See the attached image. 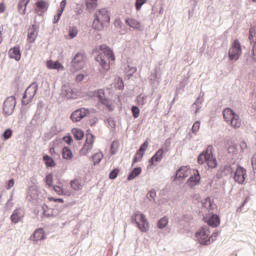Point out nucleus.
Instances as JSON below:
<instances>
[{
  "mask_svg": "<svg viewBox=\"0 0 256 256\" xmlns=\"http://www.w3.org/2000/svg\"><path fill=\"white\" fill-rule=\"evenodd\" d=\"M119 177V168H114L110 173H109V179L112 181H115V179Z\"/></svg>",
  "mask_w": 256,
  "mask_h": 256,
  "instance_id": "obj_49",
  "label": "nucleus"
},
{
  "mask_svg": "<svg viewBox=\"0 0 256 256\" xmlns=\"http://www.w3.org/2000/svg\"><path fill=\"white\" fill-rule=\"evenodd\" d=\"M94 97H97L99 103L101 105H104L108 111H115V108H113V105L111 104V101L109 98L105 97V89H98L93 92Z\"/></svg>",
  "mask_w": 256,
  "mask_h": 256,
  "instance_id": "obj_8",
  "label": "nucleus"
},
{
  "mask_svg": "<svg viewBox=\"0 0 256 256\" xmlns=\"http://www.w3.org/2000/svg\"><path fill=\"white\" fill-rule=\"evenodd\" d=\"M169 225V218L167 216H163L158 220L157 227L158 229H165Z\"/></svg>",
  "mask_w": 256,
  "mask_h": 256,
  "instance_id": "obj_40",
  "label": "nucleus"
},
{
  "mask_svg": "<svg viewBox=\"0 0 256 256\" xmlns=\"http://www.w3.org/2000/svg\"><path fill=\"white\" fill-rule=\"evenodd\" d=\"M30 1L31 0H20L18 2L17 9L20 15H25V13H27V6L29 5Z\"/></svg>",
  "mask_w": 256,
  "mask_h": 256,
  "instance_id": "obj_27",
  "label": "nucleus"
},
{
  "mask_svg": "<svg viewBox=\"0 0 256 256\" xmlns=\"http://www.w3.org/2000/svg\"><path fill=\"white\" fill-rule=\"evenodd\" d=\"M43 161L46 167L52 169V167H57V163H55V160L53 157L49 156L48 154H45L43 156Z\"/></svg>",
  "mask_w": 256,
  "mask_h": 256,
  "instance_id": "obj_33",
  "label": "nucleus"
},
{
  "mask_svg": "<svg viewBox=\"0 0 256 256\" xmlns=\"http://www.w3.org/2000/svg\"><path fill=\"white\" fill-rule=\"evenodd\" d=\"M92 160H93L94 165H99V163H101V161L103 160V153L98 152V153L94 154L92 156Z\"/></svg>",
  "mask_w": 256,
  "mask_h": 256,
  "instance_id": "obj_41",
  "label": "nucleus"
},
{
  "mask_svg": "<svg viewBox=\"0 0 256 256\" xmlns=\"http://www.w3.org/2000/svg\"><path fill=\"white\" fill-rule=\"evenodd\" d=\"M37 91H39V84L37 82L31 83L23 93L22 105H29V102L33 101V98L37 95Z\"/></svg>",
  "mask_w": 256,
  "mask_h": 256,
  "instance_id": "obj_4",
  "label": "nucleus"
},
{
  "mask_svg": "<svg viewBox=\"0 0 256 256\" xmlns=\"http://www.w3.org/2000/svg\"><path fill=\"white\" fill-rule=\"evenodd\" d=\"M49 153H50V155H52V157H59V153H57V152L55 151V147H51V148L49 149Z\"/></svg>",
  "mask_w": 256,
  "mask_h": 256,
  "instance_id": "obj_60",
  "label": "nucleus"
},
{
  "mask_svg": "<svg viewBox=\"0 0 256 256\" xmlns=\"http://www.w3.org/2000/svg\"><path fill=\"white\" fill-rule=\"evenodd\" d=\"M83 79H85V75H83V74H78V75L76 76V81H77L78 83H81V81H83Z\"/></svg>",
  "mask_w": 256,
  "mask_h": 256,
  "instance_id": "obj_63",
  "label": "nucleus"
},
{
  "mask_svg": "<svg viewBox=\"0 0 256 256\" xmlns=\"http://www.w3.org/2000/svg\"><path fill=\"white\" fill-rule=\"evenodd\" d=\"M145 3H147V0H136L135 1L136 11H141V7H143Z\"/></svg>",
  "mask_w": 256,
  "mask_h": 256,
  "instance_id": "obj_53",
  "label": "nucleus"
},
{
  "mask_svg": "<svg viewBox=\"0 0 256 256\" xmlns=\"http://www.w3.org/2000/svg\"><path fill=\"white\" fill-rule=\"evenodd\" d=\"M220 170L224 177H227V175H231V173H233V167H231V165H225L224 167L220 168Z\"/></svg>",
  "mask_w": 256,
  "mask_h": 256,
  "instance_id": "obj_42",
  "label": "nucleus"
},
{
  "mask_svg": "<svg viewBox=\"0 0 256 256\" xmlns=\"http://www.w3.org/2000/svg\"><path fill=\"white\" fill-rule=\"evenodd\" d=\"M48 199L49 201H54V203H65V200H63V198L50 197Z\"/></svg>",
  "mask_w": 256,
  "mask_h": 256,
  "instance_id": "obj_57",
  "label": "nucleus"
},
{
  "mask_svg": "<svg viewBox=\"0 0 256 256\" xmlns=\"http://www.w3.org/2000/svg\"><path fill=\"white\" fill-rule=\"evenodd\" d=\"M13 194H11L9 200L7 201L6 205L7 207H13Z\"/></svg>",
  "mask_w": 256,
  "mask_h": 256,
  "instance_id": "obj_64",
  "label": "nucleus"
},
{
  "mask_svg": "<svg viewBox=\"0 0 256 256\" xmlns=\"http://www.w3.org/2000/svg\"><path fill=\"white\" fill-rule=\"evenodd\" d=\"M94 17H98L101 22L105 23H111V16H109V11L107 9L102 8L98 10L95 14Z\"/></svg>",
  "mask_w": 256,
  "mask_h": 256,
  "instance_id": "obj_18",
  "label": "nucleus"
},
{
  "mask_svg": "<svg viewBox=\"0 0 256 256\" xmlns=\"http://www.w3.org/2000/svg\"><path fill=\"white\" fill-rule=\"evenodd\" d=\"M23 217H25V210L23 208H16L10 216V220L12 223L17 224L20 223Z\"/></svg>",
  "mask_w": 256,
  "mask_h": 256,
  "instance_id": "obj_17",
  "label": "nucleus"
},
{
  "mask_svg": "<svg viewBox=\"0 0 256 256\" xmlns=\"http://www.w3.org/2000/svg\"><path fill=\"white\" fill-rule=\"evenodd\" d=\"M223 117L226 123L231 125L233 129H239V127H241V119L239 118V115L233 111V109L225 108L223 110Z\"/></svg>",
  "mask_w": 256,
  "mask_h": 256,
  "instance_id": "obj_3",
  "label": "nucleus"
},
{
  "mask_svg": "<svg viewBox=\"0 0 256 256\" xmlns=\"http://www.w3.org/2000/svg\"><path fill=\"white\" fill-rule=\"evenodd\" d=\"M203 95H205L204 93L200 94L196 101L192 104V107H196L195 113H199L200 109H201V105H203Z\"/></svg>",
  "mask_w": 256,
  "mask_h": 256,
  "instance_id": "obj_36",
  "label": "nucleus"
},
{
  "mask_svg": "<svg viewBox=\"0 0 256 256\" xmlns=\"http://www.w3.org/2000/svg\"><path fill=\"white\" fill-rule=\"evenodd\" d=\"M197 163L199 165L207 163L209 169H215L217 167V158L215 154H213V145H208L207 148L198 155Z\"/></svg>",
  "mask_w": 256,
  "mask_h": 256,
  "instance_id": "obj_1",
  "label": "nucleus"
},
{
  "mask_svg": "<svg viewBox=\"0 0 256 256\" xmlns=\"http://www.w3.org/2000/svg\"><path fill=\"white\" fill-rule=\"evenodd\" d=\"M125 23L126 25H128V27H131L136 31H143L145 29V26L141 25V22H139L135 18H126Z\"/></svg>",
  "mask_w": 256,
  "mask_h": 256,
  "instance_id": "obj_20",
  "label": "nucleus"
},
{
  "mask_svg": "<svg viewBox=\"0 0 256 256\" xmlns=\"http://www.w3.org/2000/svg\"><path fill=\"white\" fill-rule=\"evenodd\" d=\"M93 143H95V136L91 133H86V140L83 148L81 149L82 155H87L93 149Z\"/></svg>",
  "mask_w": 256,
  "mask_h": 256,
  "instance_id": "obj_12",
  "label": "nucleus"
},
{
  "mask_svg": "<svg viewBox=\"0 0 256 256\" xmlns=\"http://www.w3.org/2000/svg\"><path fill=\"white\" fill-rule=\"evenodd\" d=\"M34 241H43L45 239V230L38 228L33 233Z\"/></svg>",
  "mask_w": 256,
  "mask_h": 256,
  "instance_id": "obj_31",
  "label": "nucleus"
},
{
  "mask_svg": "<svg viewBox=\"0 0 256 256\" xmlns=\"http://www.w3.org/2000/svg\"><path fill=\"white\" fill-rule=\"evenodd\" d=\"M45 181H46V184L48 185V187H55L53 185V174H47L46 177H45Z\"/></svg>",
  "mask_w": 256,
  "mask_h": 256,
  "instance_id": "obj_52",
  "label": "nucleus"
},
{
  "mask_svg": "<svg viewBox=\"0 0 256 256\" xmlns=\"http://www.w3.org/2000/svg\"><path fill=\"white\" fill-rule=\"evenodd\" d=\"M90 111L87 108H78L71 113L70 119L73 123H79L82 119H85L89 115Z\"/></svg>",
  "mask_w": 256,
  "mask_h": 256,
  "instance_id": "obj_11",
  "label": "nucleus"
},
{
  "mask_svg": "<svg viewBox=\"0 0 256 256\" xmlns=\"http://www.w3.org/2000/svg\"><path fill=\"white\" fill-rule=\"evenodd\" d=\"M17 105V99L15 96H9L3 103V112L9 117V115H13L15 111V107Z\"/></svg>",
  "mask_w": 256,
  "mask_h": 256,
  "instance_id": "obj_9",
  "label": "nucleus"
},
{
  "mask_svg": "<svg viewBox=\"0 0 256 256\" xmlns=\"http://www.w3.org/2000/svg\"><path fill=\"white\" fill-rule=\"evenodd\" d=\"M187 167L182 166L175 172L174 181H179V179H186L187 175L185 174Z\"/></svg>",
  "mask_w": 256,
  "mask_h": 256,
  "instance_id": "obj_29",
  "label": "nucleus"
},
{
  "mask_svg": "<svg viewBox=\"0 0 256 256\" xmlns=\"http://www.w3.org/2000/svg\"><path fill=\"white\" fill-rule=\"evenodd\" d=\"M135 73H137V67H131L127 72L129 79H131Z\"/></svg>",
  "mask_w": 256,
  "mask_h": 256,
  "instance_id": "obj_55",
  "label": "nucleus"
},
{
  "mask_svg": "<svg viewBox=\"0 0 256 256\" xmlns=\"http://www.w3.org/2000/svg\"><path fill=\"white\" fill-rule=\"evenodd\" d=\"M62 140L67 144L71 145L73 143V137L71 135L64 136Z\"/></svg>",
  "mask_w": 256,
  "mask_h": 256,
  "instance_id": "obj_54",
  "label": "nucleus"
},
{
  "mask_svg": "<svg viewBox=\"0 0 256 256\" xmlns=\"http://www.w3.org/2000/svg\"><path fill=\"white\" fill-rule=\"evenodd\" d=\"M36 7L39 11H47L49 9V4L45 0H38L36 2Z\"/></svg>",
  "mask_w": 256,
  "mask_h": 256,
  "instance_id": "obj_39",
  "label": "nucleus"
},
{
  "mask_svg": "<svg viewBox=\"0 0 256 256\" xmlns=\"http://www.w3.org/2000/svg\"><path fill=\"white\" fill-rule=\"evenodd\" d=\"M85 53L78 52L74 55L70 62L71 71H81L83 65H85Z\"/></svg>",
  "mask_w": 256,
  "mask_h": 256,
  "instance_id": "obj_7",
  "label": "nucleus"
},
{
  "mask_svg": "<svg viewBox=\"0 0 256 256\" xmlns=\"http://www.w3.org/2000/svg\"><path fill=\"white\" fill-rule=\"evenodd\" d=\"M65 7H67V0H62L60 2V7L57 10V14L54 16V25H57V23H59L61 16L63 15V11H65Z\"/></svg>",
  "mask_w": 256,
  "mask_h": 256,
  "instance_id": "obj_23",
  "label": "nucleus"
},
{
  "mask_svg": "<svg viewBox=\"0 0 256 256\" xmlns=\"http://www.w3.org/2000/svg\"><path fill=\"white\" fill-rule=\"evenodd\" d=\"M62 156H63V159H66V160L73 159V151H71L69 147L65 146L62 149Z\"/></svg>",
  "mask_w": 256,
  "mask_h": 256,
  "instance_id": "obj_38",
  "label": "nucleus"
},
{
  "mask_svg": "<svg viewBox=\"0 0 256 256\" xmlns=\"http://www.w3.org/2000/svg\"><path fill=\"white\" fill-rule=\"evenodd\" d=\"M68 35L70 37V39H75V37H77V35H79V29H77V27H72L69 29L68 31Z\"/></svg>",
  "mask_w": 256,
  "mask_h": 256,
  "instance_id": "obj_45",
  "label": "nucleus"
},
{
  "mask_svg": "<svg viewBox=\"0 0 256 256\" xmlns=\"http://www.w3.org/2000/svg\"><path fill=\"white\" fill-rule=\"evenodd\" d=\"M147 147H149V142L145 141L143 144H141L140 148L136 151V154L133 157L132 165L139 163V161L143 159L145 151H147Z\"/></svg>",
  "mask_w": 256,
  "mask_h": 256,
  "instance_id": "obj_13",
  "label": "nucleus"
},
{
  "mask_svg": "<svg viewBox=\"0 0 256 256\" xmlns=\"http://www.w3.org/2000/svg\"><path fill=\"white\" fill-rule=\"evenodd\" d=\"M228 153L229 155H232V157H235L237 153H239V148L237 147V144H233L228 147Z\"/></svg>",
  "mask_w": 256,
  "mask_h": 256,
  "instance_id": "obj_44",
  "label": "nucleus"
},
{
  "mask_svg": "<svg viewBox=\"0 0 256 256\" xmlns=\"http://www.w3.org/2000/svg\"><path fill=\"white\" fill-rule=\"evenodd\" d=\"M95 61L99 63V65L102 67L103 71H109L111 69V66L109 63H107V60L105 59V56L103 55H97L95 57Z\"/></svg>",
  "mask_w": 256,
  "mask_h": 256,
  "instance_id": "obj_26",
  "label": "nucleus"
},
{
  "mask_svg": "<svg viewBox=\"0 0 256 256\" xmlns=\"http://www.w3.org/2000/svg\"><path fill=\"white\" fill-rule=\"evenodd\" d=\"M163 155H165V150L163 148H160L149 160L150 165H155L156 163L161 162L163 159Z\"/></svg>",
  "mask_w": 256,
  "mask_h": 256,
  "instance_id": "obj_25",
  "label": "nucleus"
},
{
  "mask_svg": "<svg viewBox=\"0 0 256 256\" xmlns=\"http://www.w3.org/2000/svg\"><path fill=\"white\" fill-rule=\"evenodd\" d=\"M107 123H108V125H110V127L112 128V129H115V127H116V122H115V120L113 119V118H108L107 119Z\"/></svg>",
  "mask_w": 256,
  "mask_h": 256,
  "instance_id": "obj_56",
  "label": "nucleus"
},
{
  "mask_svg": "<svg viewBox=\"0 0 256 256\" xmlns=\"http://www.w3.org/2000/svg\"><path fill=\"white\" fill-rule=\"evenodd\" d=\"M143 169L141 167H135L127 176V181H133L136 177L142 173Z\"/></svg>",
  "mask_w": 256,
  "mask_h": 256,
  "instance_id": "obj_32",
  "label": "nucleus"
},
{
  "mask_svg": "<svg viewBox=\"0 0 256 256\" xmlns=\"http://www.w3.org/2000/svg\"><path fill=\"white\" fill-rule=\"evenodd\" d=\"M100 51L104 54L107 59H110V61H115V53L113 52V49L109 47L107 44H102L99 46Z\"/></svg>",
  "mask_w": 256,
  "mask_h": 256,
  "instance_id": "obj_21",
  "label": "nucleus"
},
{
  "mask_svg": "<svg viewBox=\"0 0 256 256\" xmlns=\"http://www.w3.org/2000/svg\"><path fill=\"white\" fill-rule=\"evenodd\" d=\"M131 221L132 223H135L141 233H147V231H149V221L147 220V217H145V214L140 211H135L133 213Z\"/></svg>",
  "mask_w": 256,
  "mask_h": 256,
  "instance_id": "obj_2",
  "label": "nucleus"
},
{
  "mask_svg": "<svg viewBox=\"0 0 256 256\" xmlns=\"http://www.w3.org/2000/svg\"><path fill=\"white\" fill-rule=\"evenodd\" d=\"M11 137H13V130L11 128H7L3 132V139H4V141H9V139H11Z\"/></svg>",
  "mask_w": 256,
  "mask_h": 256,
  "instance_id": "obj_46",
  "label": "nucleus"
},
{
  "mask_svg": "<svg viewBox=\"0 0 256 256\" xmlns=\"http://www.w3.org/2000/svg\"><path fill=\"white\" fill-rule=\"evenodd\" d=\"M251 165H252L253 171H256V154H254L251 158Z\"/></svg>",
  "mask_w": 256,
  "mask_h": 256,
  "instance_id": "obj_59",
  "label": "nucleus"
},
{
  "mask_svg": "<svg viewBox=\"0 0 256 256\" xmlns=\"http://www.w3.org/2000/svg\"><path fill=\"white\" fill-rule=\"evenodd\" d=\"M92 29L95 31H103V29H105V24L98 17H94Z\"/></svg>",
  "mask_w": 256,
  "mask_h": 256,
  "instance_id": "obj_30",
  "label": "nucleus"
},
{
  "mask_svg": "<svg viewBox=\"0 0 256 256\" xmlns=\"http://www.w3.org/2000/svg\"><path fill=\"white\" fill-rule=\"evenodd\" d=\"M61 97L63 99H77V93L69 85H63L61 89Z\"/></svg>",
  "mask_w": 256,
  "mask_h": 256,
  "instance_id": "obj_14",
  "label": "nucleus"
},
{
  "mask_svg": "<svg viewBox=\"0 0 256 256\" xmlns=\"http://www.w3.org/2000/svg\"><path fill=\"white\" fill-rule=\"evenodd\" d=\"M211 231L209 226H202L199 231L196 232V239L200 245H211Z\"/></svg>",
  "mask_w": 256,
  "mask_h": 256,
  "instance_id": "obj_5",
  "label": "nucleus"
},
{
  "mask_svg": "<svg viewBox=\"0 0 256 256\" xmlns=\"http://www.w3.org/2000/svg\"><path fill=\"white\" fill-rule=\"evenodd\" d=\"M249 41L252 45V61L256 62V31L255 28H250L249 30Z\"/></svg>",
  "mask_w": 256,
  "mask_h": 256,
  "instance_id": "obj_16",
  "label": "nucleus"
},
{
  "mask_svg": "<svg viewBox=\"0 0 256 256\" xmlns=\"http://www.w3.org/2000/svg\"><path fill=\"white\" fill-rule=\"evenodd\" d=\"M187 183L190 187H196V185L201 184V174H199V170H196V173L188 178Z\"/></svg>",
  "mask_w": 256,
  "mask_h": 256,
  "instance_id": "obj_22",
  "label": "nucleus"
},
{
  "mask_svg": "<svg viewBox=\"0 0 256 256\" xmlns=\"http://www.w3.org/2000/svg\"><path fill=\"white\" fill-rule=\"evenodd\" d=\"M72 135L76 141H81L85 137V132L79 128H73Z\"/></svg>",
  "mask_w": 256,
  "mask_h": 256,
  "instance_id": "obj_35",
  "label": "nucleus"
},
{
  "mask_svg": "<svg viewBox=\"0 0 256 256\" xmlns=\"http://www.w3.org/2000/svg\"><path fill=\"white\" fill-rule=\"evenodd\" d=\"M70 186L74 191H81L83 189V184H81V180L79 179L71 180Z\"/></svg>",
  "mask_w": 256,
  "mask_h": 256,
  "instance_id": "obj_37",
  "label": "nucleus"
},
{
  "mask_svg": "<svg viewBox=\"0 0 256 256\" xmlns=\"http://www.w3.org/2000/svg\"><path fill=\"white\" fill-rule=\"evenodd\" d=\"M97 1L98 0H86V7L89 10H93L97 8Z\"/></svg>",
  "mask_w": 256,
  "mask_h": 256,
  "instance_id": "obj_47",
  "label": "nucleus"
},
{
  "mask_svg": "<svg viewBox=\"0 0 256 256\" xmlns=\"http://www.w3.org/2000/svg\"><path fill=\"white\" fill-rule=\"evenodd\" d=\"M249 201V197H246L244 199V201L242 202V204L240 205V207L237 208V211H241L243 209V207H245V204Z\"/></svg>",
  "mask_w": 256,
  "mask_h": 256,
  "instance_id": "obj_61",
  "label": "nucleus"
},
{
  "mask_svg": "<svg viewBox=\"0 0 256 256\" xmlns=\"http://www.w3.org/2000/svg\"><path fill=\"white\" fill-rule=\"evenodd\" d=\"M146 197L149 199V201H155V197H157V191H155V189H151L147 193Z\"/></svg>",
  "mask_w": 256,
  "mask_h": 256,
  "instance_id": "obj_51",
  "label": "nucleus"
},
{
  "mask_svg": "<svg viewBox=\"0 0 256 256\" xmlns=\"http://www.w3.org/2000/svg\"><path fill=\"white\" fill-rule=\"evenodd\" d=\"M240 149H241L242 153H245V150L247 149V143L245 141H242L240 143Z\"/></svg>",
  "mask_w": 256,
  "mask_h": 256,
  "instance_id": "obj_62",
  "label": "nucleus"
},
{
  "mask_svg": "<svg viewBox=\"0 0 256 256\" xmlns=\"http://www.w3.org/2000/svg\"><path fill=\"white\" fill-rule=\"evenodd\" d=\"M38 35H39V32L37 30V25L32 24L28 28V36H27L28 43H35V41H37V36Z\"/></svg>",
  "mask_w": 256,
  "mask_h": 256,
  "instance_id": "obj_19",
  "label": "nucleus"
},
{
  "mask_svg": "<svg viewBox=\"0 0 256 256\" xmlns=\"http://www.w3.org/2000/svg\"><path fill=\"white\" fill-rule=\"evenodd\" d=\"M233 179L235 183L243 185V183H245V179H247V170L243 166L237 165L233 174Z\"/></svg>",
  "mask_w": 256,
  "mask_h": 256,
  "instance_id": "obj_10",
  "label": "nucleus"
},
{
  "mask_svg": "<svg viewBox=\"0 0 256 256\" xmlns=\"http://www.w3.org/2000/svg\"><path fill=\"white\" fill-rule=\"evenodd\" d=\"M8 56L15 61H21V47L14 46L11 48L8 52Z\"/></svg>",
  "mask_w": 256,
  "mask_h": 256,
  "instance_id": "obj_24",
  "label": "nucleus"
},
{
  "mask_svg": "<svg viewBox=\"0 0 256 256\" xmlns=\"http://www.w3.org/2000/svg\"><path fill=\"white\" fill-rule=\"evenodd\" d=\"M131 111H132V116L134 117V119H139V116L141 115V109H139V107L137 105H133L131 107Z\"/></svg>",
  "mask_w": 256,
  "mask_h": 256,
  "instance_id": "obj_43",
  "label": "nucleus"
},
{
  "mask_svg": "<svg viewBox=\"0 0 256 256\" xmlns=\"http://www.w3.org/2000/svg\"><path fill=\"white\" fill-rule=\"evenodd\" d=\"M15 185V179L11 178L10 180H8L7 182V186L6 189H11L13 186Z\"/></svg>",
  "mask_w": 256,
  "mask_h": 256,
  "instance_id": "obj_58",
  "label": "nucleus"
},
{
  "mask_svg": "<svg viewBox=\"0 0 256 256\" xmlns=\"http://www.w3.org/2000/svg\"><path fill=\"white\" fill-rule=\"evenodd\" d=\"M53 191H55V193H57V195H67V192L61 187V186H58V185H54L53 186Z\"/></svg>",
  "mask_w": 256,
  "mask_h": 256,
  "instance_id": "obj_48",
  "label": "nucleus"
},
{
  "mask_svg": "<svg viewBox=\"0 0 256 256\" xmlns=\"http://www.w3.org/2000/svg\"><path fill=\"white\" fill-rule=\"evenodd\" d=\"M199 129H201V122L200 121H196L192 128H191V131L192 133H194V135H197V133H199Z\"/></svg>",
  "mask_w": 256,
  "mask_h": 256,
  "instance_id": "obj_50",
  "label": "nucleus"
},
{
  "mask_svg": "<svg viewBox=\"0 0 256 256\" xmlns=\"http://www.w3.org/2000/svg\"><path fill=\"white\" fill-rule=\"evenodd\" d=\"M202 207L208 211H213V209H215V204H213L211 197H206V199L202 202Z\"/></svg>",
  "mask_w": 256,
  "mask_h": 256,
  "instance_id": "obj_34",
  "label": "nucleus"
},
{
  "mask_svg": "<svg viewBox=\"0 0 256 256\" xmlns=\"http://www.w3.org/2000/svg\"><path fill=\"white\" fill-rule=\"evenodd\" d=\"M46 67L48 69H55L56 71H61L63 69V64L59 61H53V60H48L46 62Z\"/></svg>",
  "mask_w": 256,
  "mask_h": 256,
  "instance_id": "obj_28",
  "label": "nucleus"
},
{
  "mask_svg": "<svg viewBox=\"0 0 256 256\" xmlns=\"http://www.w3.org/2000/svg\"><path fill=\"white\" fill-rule=\"evenodd\" d=\"M205 223L209 227H219L221 225V218H219V215L217 214H210L209 216H206L205 218Z\"/></svg>",
  "mask_w": 256,
  "mask_h": 256,
  "instance_id": "obj_15",
  "label": "nucleus"
},
{
  "mask_svg": "<svg viewBox=\"0 0 256 256\" xmlns=\"http://www.w3.org/2000/svg\"><path fill=\"white\" fill-rule=\"evenodd\" d=\"M242 49L241 42L238 39L234 40L231 48L228 51V59L230 61H239V57H241Z\"/></svg>",
  "mask_w": 256,
  "mask_h": 256,
  "instance_id": "obj_6",
  "label": "nucleus"
}]
</instances>
